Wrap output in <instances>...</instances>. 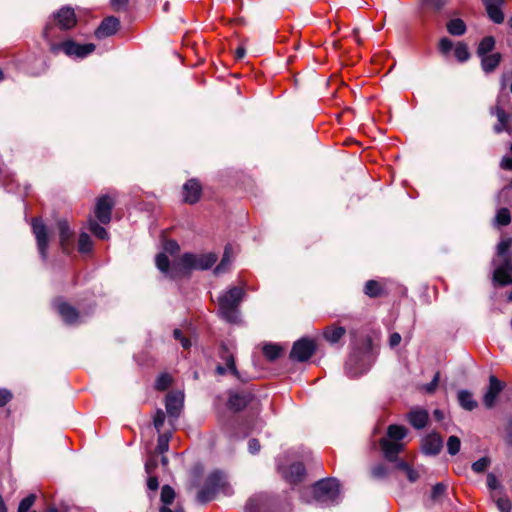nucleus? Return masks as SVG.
<instances>
[{
	"instance_id": "49",
	"label": "nucleus",
	"mask_w": 512,
	"mask_h": 512,
	"mask_svg": "<svg viewBox=\"0 0 512 512\" xmlns=\"http://www.w3.org/2000/svg\"><path fill=\"white\" fill-rule=\"evenodd\" d=\"M439 381H440V372H436L432 381L428 384H425L423 386V389L425 390V392L432 394L436 391Z\"/></svg>"
},
{
	"instance_id": "9",
	"label": "nucleus",
	"mask_w": 512,
	"mask_h": 512,
	"mask_svg": "<svg viewBox=\"0 0 512 512\" xmlns=\"http://www.w3.org/2000/svg\"><path fill=\"white\" fill-rule=\"evenodd\" d=\"M245 512H274V501L266 493L255 494L247 501Z\"/></svg>"
},
{
	"instance_id": "24",
	"label": "nucleus",
	"mask_w": 512,
	"mask_h": 512,
	"mask_svg": "<svg viewBox=\"0 0 512 512\" xmlns=\"http://www.w3.org/2000/svg\"><path fill=\"white\" fill-rule=\"evenodd\" d=\"M253 395L248 392H240L231 394L228 400V406L235 411L243 410L251 401Z\"/></svg>"
},
{
	"instance_id": "5",
	"label": "nucleus",
	"mask_w": 512,
	"mask_h": 512,
	"mask_svg": "<svg viewBox=\"0 0 512 512\" xmlns=\"http://www.w3.org/2000/svg\"><path fill=\"white\" fill-rule=\"evenodd\" d=\"M313 498L320 506L337 504L340 500V485L336 479H323L312 488Z\"/></svg>"
},
{
	"instance_id": "25",
	"label": "nucleus",
	"mask_w": 512,
	"mask_h": 512,
	"mask_svg": "<svg viewBox=\"0 0 512 512\" xmlns=\"http://www.w3.org/2000/svg\"><path fill=\"white\" fill-rule=\"evenodd\" d=\"M183 407V395L181 393L168 394L166 397V410L172 417H178Z\"/></svg>"
},
{
	"instance_id": "30",
	"label": "nucleus",
	"mask_w": 512,
	"mask_h": 512,
	"mask_svg": "<svg viewBox=\"0 0 512 512\" xmlns=\"http://www.w3.org/2000/svg\"><path fill=\"white\" fill-rule=\"evenodd\" d=\"M458 401L460 406L467 411H472L477 407V402L473 399L472 393L467 390L458 392Z\"/></svg>"
},
{
	"instance_id": "52",
	"label": "nucleus",
	"mask_w": 512,
	"mask_h": 512,
	"mask_svg": "<svg viewBox=\"0 0 512 512\" xmlns=\"http://www.w3.org/2000/svg\"><path fill=\"white\" fill-rule=\"evenodd\" d=\"M388 474L387 468L383 464H378L372 468V476L377 479L386 477Z\"/></svg>"
},
{
	"instance_id": "44",
	"label": "nucleus",
	"mask_w": 512,
	"mask_h": 512,
	"mask_svg": "<svg viewBox=\"0 0 512 512\" xmlns=\"http://www.w3.org/2000/svg\"><path fill=\"white\" fill-rule=\"evenodd\" d=\"M170 434L163 433L158 436L156 451L163 454L169 449Z\"/></svg>"
},
{
	"instance_id": "63",
	"label": "nucleus",
	"mask_w": 512,
	"mask_h": 512,
	"mask_svg": "<svg viewBox=\"0 0 512 512\" xmlns=\"http://www.w3.org/2000/svg\"><path fill=\"white\" fill-rule=\"evenodd\" d=\"M406 475L410 482H415L419 478L417 471L413 470L411 467L406 471Z\"/></svg>"
},
{
	"instance_id": "16",
	"label": "nucleus",
	"mask_w": 512,
	"mask_h": 512,
	"mask_svg": "<svg viewBox=\"0 0 512 512\" xmlns=\"http://www.w3.org/2000/svg\"><path fill=\"white\" fill-rule=\"evenodd\" d=\"M443 447V440L438 433L428 434L422 440V451L426 455H437Z\"/></svg>"
},
{
	"instance_id": "8",
	"label": "nucleus",
	"mask_w": 512,
	"mask_h": 512,
	"mask_svg": "<svg viewBox=\"0 0 512 512\" xmlns=\"http://www.w3.org/2000/svg\"><path fill=\"white\" fill-rule=\"evenodd\" d=\"M316 350L315 342L308 338H301L296 341L291 349L290 358L295 361H307Z\"/></svg>"
},
{
	"instance_id": "53",
	"label": "nucleus",
	"mask_w": 512,
	"mask_h": 512,
	"mask_svg": "<svg viewBox=\"0 0 512 512\" xmlns=\"http://www.w3.org/2000/svg\"><path fill=\"white\" fill-rule=\"evenodd\" d=\"M158 466V460L156 456H151L145 463V471L148 475H153L155 469Z\"/></svg>"
},
{
	"instance_id": "50",
	"label": "nucleus",
	"mask_w": 512,
	"mask_h": 512,
	"mask_svg": "<svg viewBox=\"0 0 512 512\" xmlns=\"http://www.w3.org/2000/svg\"><path fill=\"white\" fill-rule=\"evenodd\" d=\"M163 249H164L163 253H165V254L169 253L171 255H174L180 250V246L174 240H167L164 243Z\"/></svg>"
},
{
	"instance_id": "39",
	"label": "nucleus",
	"mask_w": 512,
	"mask_h": 512,
	"mask_svg": "<svg viewBox=\"0 0 512 512\" xmlns=\"http://www.w3.org/2000/svg\"><path fill=\"white\" fill-rule=\"evenodd\" d=\"M175 498V491L169 485H164L161 489V502L163 506H167L173 502Z\"/></svg>"
},
{
	"instance_id": "31",
	"label": "nucleus",
	"mask_w": 512,
	"mask_h": 512,
	"mask_svg": "<svg viewBox=\"0 0 512 512\" xmlns=\"http://www.w3.org/2000/svg\"><path fill=\"white\" fill-rule=\"evenodd\" d=\"M231 262H232V247L226 246L220 263L214 269V274L220 275L222 273H225L228 270Z\"/></svg>"
},
{
	"instance_id": "33",
	"label": "nucleus",
	"mask_w": 512,
	"mask_h": 512,
	"mask_svg": "<svg viewBox=\"0 0 512 512\" xmlns=\"http://www.w3.org/2000/svg\"><path fill=\"white\" fill-rule=\"evenodd\" d=\"M262 352L267 360L275 361L281 355L282 347L278 344L265 343L262 347Z\"/></svg>"
},
{
	"instance_id": "43",
	"label": "nucleus",
	"mask_w": 512,
	"mask_h": 512,
	"mask_svg": "<svg viewBox=\"0 0 512 512\" xmlns=\"http://www.w3.org/2000/svg\"><path fill=\"white\" fill-rule=\"evenodd\" d=\"M447 451L450 455L454 456L460 451L461 441L457 436H450L447 440Z\"/></svg>"
},
{
	"instance_id": "36",
	"label": "nucleus",
	"mask_w": 512,
	"mask_h": 512,
	"mask_svg": "<svg viewBox=\"0 0 512 512\" xmlns=\"http://www.w3.org/2000/svg\"><path fill=\"white\" fill-rule=\"evenodd\" d=\"M215 496H216V493L214 492L213 488L204 484V486L201 488V490L197 494V501L200 504H206V503L212 501L215 498Z\"/></svg>"
},
{
	"instance_id": "1",
	"label": "nucleus",
	"mask_w": 512,
	"mask_h": 512,
	"mask_svg": "<svg viewBox=\"0 0 512 512\" xmlns=\"http://www.w3.org/2000/svg\"><path fill=\"white\" fill-rule=\"evenodd\" d=\"M43 37L48 42L50 51L53 54H58L60 51H63L69 57L82 59L94 52L96 48L92 43L78 44L71 39L60 43L55 42V39L59 38V35L54 34V27L51 23L45 26Z\"/></svg>"
},
{
	"instance_id": "55",
	"label": "nucleus",
	"mask_w": 512,
	"mask_h": 512,
	"mask_svg": "<svg viewBox=\"0 0 512 512\" xmlns=\"http://www.w3.org/2000/svg\"><path fill=\"white\" fill-rule=\"evenodd\" d=\"M173 336L176 340L180 341L184 349H188L191 346L190 340L183 336V333L180 329H175Z\"/></svg>"
},
{
	"instance_id": "18",
	"label": "nucleus",
	"mask_w": 512,
	"mask_h": 512,
	"mask_svg": "<svg viewBox=\"0 0 512 512\" xmlns=\"http://www.w3.org/2000/svg\"><path fill=\"white\" fill-rule=\"evenodd\" d=\"M120 26V21L118 18L110 16L105 18L99 27L95 31V36L98 39H102L108 36L115 34Z\"/></svg>"
},
{
	"instance_id": "17",
	"label": "nucleus",
	"mask_w": 512,
	"mask_h": 512,
	"mask_svg": "<svg viewBox=\"0 0 512 512\" xmlns=\"http://www.w3.org/2000/svg\"><path fill=\"white\" fill-rule=\"evenodd\" d=\"M207 486L213 488L214 492H223L226 495L230 494V487L227 485L226 478L223 473L214 471L210 473L205 481Z\"/></svg>"
},
{
	"instance_id": "34",
	"label": "nucleus",
	"mask_w": 512,
	"mask_h": 512,
	"mask_svg": "<svg viewBox=\"0 0 512 512\" xmlns=\"http://www.w3.org/2000/svg\"><path fill=\"white\" fill-rule=\"evenodd\" d=\"M495 47V38L493 36H486L484 37L478 47H477V55L478 56H485L486 54H489Z\"/></svg>"
},
{
	"instance_id": "13",
	"label": "nucleus",
	"mask_w": 512,
	"mask_h": 512,
	"mask_svg": "<svg viewBox=\"0 0 512 512\" xmlns=\"http://www.w3.org/2000/svg\"><path fill=\"white\" fill-rule=\"evenodd\" d=\"M114 206L113 200L107 196L98 198L95 206V216L102 224H107L111 220V213Z\"/></svg>"
},
{
	"instance_id": "6",
	"label": "nucleus",
	"mask_w": 512,
	"mask_h": 512,
	"mask_svg": "<svg viewBox=\"0 0 512 512\" xmlns=\"http://www.w3.org/2000/svg\"><path fill=\"white\" fill-rule=\"evenodd\" d=\"M217 261V256L214 253L206 254H193L185 253L179 258V265L183 272L189 270H206L211 268Z\"/></svg>"
},
{
	"instance_id": "12",
	"label": "nucleus",
	"mask_w": 512,
	"mask_h": 512,
	"mask_svg": "<svg viewBox=\"0 0 512 512\" xmlns=\"http://www.w3.org/2000/svg\"><path fill=\"white\" fill-rule=\"evenodd\" d=\"M491 115H495L497 117L498 123L494 126V131L496 133H501L503 131H507L509 126V121L511 118V114L505 112L503 108V97L498 96L496 105L491 107L490 109Z\"/></svg>"
},
{
	"instance_id": "64",
	"label": "nucleus",
	"mask_w": 512,
	"mask_h": 512,
	"mask_svg": "<svg viewBox=\"0 0 512 512\" xmlns=\"http://www.w3.org/2000/svg\"><path fill=\"white\" fill-rule=\"evenodd\" d=\"M501 167L506 170H512V158L504 157L501 161Z\"/></svg>"
},
{
	"instance_id": "45",
	"label": "nucleus",
	"mask_w": 512,
	"mask_h": 512,
	"mask_svg": "<svg viewBox=\"0 0 512 512\" xmlns=\"http://www.w3.org/2000/svg\"><path fill=\"white\" fill-rule=\"evenodd\" d=\"M495 221L498 225L506 226L511 221L510 212L507 208H501L497 211Z\"/></svg>"
},
{
	"instance_id": "20",
	"label": "nucleus",
	"mask_w": 512,
	"mask_h": 512,
	"mask_svg": "<svg viewBox=\"0 0 512 512\" xmlns=\"http://www.w3.org/2000/svg\"><path fill=\"white\" fill-rule=\"evenodd\" d=\"M278 469L281 471L283 477L291 484L300 482L305 475V467L299 462L290 465L285 470L281 466H278Z\"/></svg>"
},
{
	"instance_id": "15",
	"label": "nucleus",
	"mask_w": 512,
	"mask_h": 512,
	"mask_svg": "<svg viewBox=\"0 0 512 512\" xmlns=\"http://www.w3.org/2000/svg\"><path fill=\"white\" fill-rule=\"evenodd\" d=\"M157 268L166 276L171 278H175L178 276L179 271H183L181 265H179V261L170 266V261L168 256L165 253H159L155 259Z\"/></svg>"
},
{
	"instance_id": "62",
	"label": "nucleus",
	"mask_w": 512,
	"mask_h": 512,
	"mask_svg": "<svg viewBox=\"0 0 512 512\" xmlns=\"http://www.w3.org/2000/svg\"><path fill=\"white\" fill-rule=\"evenodd\" d=\"M401 342V336L399 333H393L391 334L390 338H389V344L390 346L393 348V347H396L397 345H399Z\"/></svg>"
},
{
	"instance_id": "10",
	"label": "nucleus",
	"mask_w": 512,
	"mask_h": 512,
	"mask_svg": "<svg viewBox=\"0 0 512 512\" xmlns=\"http://www.w3.org/2000/svg\"><path fill=\"white\" fill-rule=\"evenodd\" d=\"M32 230L36 237L39 253L43 260L47 258L48 233L46 225L39 218L32 220Z\"/></svg>"
},
{
	"instance_id": "11",
	"label": "nucleus",
	"mask_w": 512,
	"mask_h": 512,
	"mask_svg": "<svg viewBox=\"0 0 512 512\" xmlns=\"http://www.w3.org/2000/svg\"><path fill=\"white\" fill-rule=\"evenodd\" d=\"M219 356L225 367L219 364L216 367V372L220 375L230 372L233 376L240 379L239 371L235 365L234 353L226 345H222Z\"/></svg>"
},
{
	"instance_id": "27",
	"label": "nucleus",
	"mask_w": 512,
	"mask_h": 512,
	"mask_svg": "<svg viewBox=\"0 0 512 512\" xmlns=\"http://www.w3.org/2000/svg\"><path fill=\"white\" fill-rule=\"evenodd\" d=\"M481 58V67L485 73L493 72L501 61L500 53L486 54L485 56H479Z\"/></svg>"
},
{
	"instance_id": "28",
	"label": "nucleus",
	"mask_w": 512,
	"mask_h": 512,
	"mask_svg": "<svg viewBox=\"0 0 512 512\" xmlns=\"http://www.w3.org/2000/svg\"><path fill=\"white\" fill-rule=\"evenodd\" d=\"M346 333L344 327L341 326H330L324 330V338L331 344L337 343Z\"/></svg>"
},
{
	"instance_id": "40",
	"label": "nucleus",
	"mask_w": 512,
	"mask_h": 512,
	"mask_svg": "<svg viewBox=\"0 0 512 512\" xmlns=\"http://www.w3.org/2000/svg\"><path fill=\"white\" fill-rule=\"evenodd\" d=\"M455 57L459 62H465L469 59L470 53L468 51V47L464 43H458L455 47L454 51Z\"/></svg>"
},
{
	"instance_id": "42",
	"label": "nucleus",
	"mask_w": 512,
	"mask_h": 512,
	"mask_svg": "<svg viewBox=\"0 0 512 512\" xmlns=\"http://www.w3.org/2000/svg\"><path fill=\"white\" fill-rule=\"evenodd\" d=\"M491 465V459L487 456L480 458L472 464V470L475 473H483Z\"/></svg>"
},
{
	"instance_id": "35",
	"label": "nucleus",
	"mask_w": 512,
	"mask_h": 512,
	"mask_svg": "<svg viewBox=\"0 0 512 512\" xmlns=\"http://www.w3.org/2000/svg\"><path fill=\"white\" fill-rule=\"evenodd\" d=\"M382 292L383 289L381 285L375 280L367 281L364 286V293L371 298L380 296Z\"/></svg>"
},
{
	"instance_id": "58",
	"label": "nucleus",
	"mask_w": 512,
	"mask_h": 512,
	"mask_svg": "<svg viewBox=\"0 0 512 512\" xmlns=\"http://www.w3.org/2000/svg\"><path fill=\"white\" fill-rule=\"evenodd\" d=\"M12 399V394L7 389H0V407L5 406Z\"/></svg>"
},
{
	"instance_id": "41",
	"label": "nucleus",
	"mask_w": 512,
	"mask_h": 512,
	"mask_svg": "<svg viewBox=\"0 0 512 512\" xmlns=\"http://www.w3.org/2000/svg\"><path fill=\"white\" fill-rule=\"evenodd\" d=\"M492 499L495 501L496 506L500 512H510L511 511L512 504H511V501L507 497L500 496V497L496 498V496L493 494Z\"/></svg>"
},
{
	"instance_id": "26",
	"label": "nucleus",
	"mask_w": 512,
	"mask_h": 512,
	"mask_svg": "<svg viewBox=\"0 0 512 512\" xmlns=\"http://www.w3.org/2000/svg\"><path fill=\"white\" fill-rule=\"evenodd\" d=\"M57 226L60 234L61 247L64 252H68L71 247L73 232L66 220H59Z\"/></svg>"
},
{
	"instance_id": "3",
	"label": "nucleus",
	"mask_w": 512,
	"mask_h": 512,
	"mask_svg": "<svg viewBox=\"0 0 512 512\" xmlns=\"http://www.w3.org/2000/svg\"><path fill=\"white\" fill-rule=\"evenodd\" d=\"M512 246V238L503 239L497 246V257L502 263L498 264L493 272V282L501 286L512 284V261L507 253Z\"/></svg>"
},
{
	"instance_id": "14",
	"label": "nucleus",
	"mask_w": 512,
	"mask_h": 512,
	"mask_svg": "<svg viewBox=\"0 0 512 512\" xmlns=\"http://www.w3.org/2000/svg\"><path fill=\"white\" fill-rule=\"evenodd\" d=\"M504 388V383L501 382L496 376L489 377V387L484 394L483 403L486 408L491 409L494 407L497 397Z\"/></svg>"
},
{
	"instance_id": "38",
	"label": "nucleus",
	"mask_w": 512,
	"mask_h": 512,
	"mask_svg": "<svg viewBox=\"0 0 512 512\" xmlns=\"http://www.w3.org/2000/svg\"><path fill=\"white\" fill-rule=\"evenodd\" d=\"M89 230L99 239L104 240L108 238L106 229L93 219L89 220Z\"/></svg>"
},
{
	"instance_id": "2",
	"label": "nucleus",
	"mask_w": 512,
	"mask_h": 512,
	"mask_svg": "<svg viewBox=\"0 0 512 512\" xmlns=\"http://www.w3.org/2000/svg\"><path fill=\"white\" fill-rule=\"evenodd\" d=\"M245 295L240 287H231L218 298V307L221 317L230 323H235L239 318V305Z\"/></svg>"
},
{
	"instance_id": "57",
	"label": "nucleus",
	"mask_w": 512,
	"mask_h": 512,
	"mask_svg": "<svg viewBox=\"0 0 512 512\" xmlns=\"http://www.w3.org/2000/svg\"><path fill=\"white\" fill-rule=\"evenodd\" d=\"M425 3L435 11H440L447 3V0H425Z\"/></svg>"
},
{
	"instance_id": "23",
	"label": "nucleus",
	"mask_w": 512,
	"mask_h": 512,
	"mask_svg": "<svg viewBox=\"0 0 512 512\" xmlns=\"http://www.w3.org/2000/svg\"><path fill=\"white\" fill-rule=\"evenodd\" d=\"M407 418L415 429H422L428 423L429 414L425 409L416 407L410 410Z\"/></svg>"
},
{
	"instance_id": "22",
	"label": "nucleus",
	"mask_w": 512,
	"mask_h": 512,
	"mask_svg": "<svg viewBox=\"0 0 512 512\" xmlns=\"http://www.w3.org/2000/svg\"><path fill=\"white\" fill-rule=\"evenodd\" d=\"M55 308L67 324H76L78 322L79 314L74 307L63 301H56Z\"/></svg>"
},
{
	"instance_id": "7",
	"label": "nucleus",
	"mask_w": 512,
	"mask_h": 512,
	"mask_svg": "<svg viewBox=\"0 0 512 512\" xmlns=\"http://www.w3.org/2000/svg\"><path fill=\"white\" fill-rule=\"evenodd\" d=\"M54 27V34H57V29L67 31L72 29L77 24V18L74 9L68 6L60 8L57 12L53 13L51 19L47 22Z\"/></svg>"
},
{
	"instance_id": "60",
	"label": "nucleus",
	"mask_w": 512,
	"mask_h": 512,
	"mask_svg": "<svg viewBox=\"0 0 512 512\" xmlns=\"http://www.w3.org/2000/svg\"><path fill=\"white\" fill-rule=\"evenodd\" d=\"M248 450L251 454H257L260 451V443L257 439L252 438L248 442Z\"/></svg>"
},
{
	"instance_id": "54",
	"label": "nucleus",
	"mask_w": 512,
	"mask_h": 512,
	"mask_svg": "<svg viewBox=\"0 0 512 512\" xmlns=\"http://www.w3.org/2000/svg\"><path fill=\"white\" fill-rule=\"evenodd\" d=\"M165 422V413L162 410H157L154 415L153 423L156 430L159 432Z\"/></svg>"
},
{
	"instance_id": "37",
	"label": "nucleus",
	"mask_w": 512,
	"mask_h": 512,
	"mask_svg": "<svg viewBox=\"0 0 512 512\" xmlns=\"http://www.w3.org/2000/svg\"><path fill=\"white\" fill-rule=\"evenodd\" d=\"M93 243L87 233H81L78 240V249L81 253H88L92 250Z\"/></svg>"
},
{
	"instance_id": "61",
	"label": "nucleus",
	"mask_w": 512,
	"mask_h": 512,
	"mask_svg": "<svg viewBox=\"0 0 512 512\" xmlns=\"http://www.w3.org/2000/svg\"><path fill=\"white\" fill-rule=\"evenodd\" d=\"M128 1L129 0H111V5L114 10L119 11L127 6Z\"/></svg>"
},
{
	"instance_id": "59",
	"label": "nucleus",
	"mask_w": 512,
	"mask_h": 512,
	"mask_svg": "<svg viewBox=\"0 0 512 512\" xmlns=\"http://www.w3.org/2000/svg\"><path fill=\"white\" fill-rule=\"evenodd\" d=\"M147 487L151 491H156L158 489L159 482H158L157 476H155L154 474L153 475H148Z\"/></svg>"
},
{
	"instance_id": "47",
	"label": "nucleus",
	"mask_w": 512,
	"mask_h": 512,
	"mask_svg": "<svg viewBox=\"0 0 512 512\" xmlns=\"http://www.w3.org/2000/svg\"><path fill=\"white\" fill-rule=\"evenodd\" d=\"M447 486L443 483H437L432 487L431 499L433 501H440L445 494Z\"/></svg>"
},
{
	"instance_id": "21",
	"label": "nucleus",
	"mask_w": 512,
	"mask_h": 512,
	"mask_svg": "<svg viewBox=\"0 0 512 512\" xmlns=\"http://www.w3.org/2000/svg\"><path fill=\"white\" fill-rule=\"evenodd\" d=\"M486 8L489 18L496 24H501L504 21V14L502 12V5L504 0H482Z\"/></svg>"
},
{
	"instance_id": "56",
	"label": "nucleus",
	"mask_w": 512,
	"mask_h": 512,
	"mask_svg": "<svg viewBox=\"0 0 512 512\" xmlns=\"http://www.w3.org/2000/svg\"><path fill=\"white\" fill-rule=\"evenodd\" d=\"M487 486L491 491L501 488L499 480L493 473L487 474Z\"/></svg>"
},
{
	"instance_id": "48",
	"label": "nucleus",
	"mask_w": 512,
	"mask_h": 512,
	"mask_svg": "<svg viewBox=\"0 0 512 512\" xmlns=\"http://www.w3.org/2000/svg\"><path fill=\"white\" fill-rule=\"evenodd\" d=\"M36 499L35 494H30L21 500L17 512H29Z\"/></svg>"
},
{
	"instance_id": "51",
	"label": "nucleus",
	"mask_w": 512,
	"mask_h": 512,
	"mask_svg": "<svg viewBox=\"0 0 512 512\" xmlns=\"http://www.w3.org/2000/svg\"><path fill=\"white\" fill-rule=\"evenodd\" d=\"M452 48H453V43L449 38L443 37L440 39L439 50L441 53L448 54L452 50Z\"/></svg>"
},
{
	"instance_id": "29",
	"label": "nucleus",
	"mask_w": 512,
	"mask_h": 512,
	"mask_svg": "<svg viewBox=\"0 0 512 512\" xmlns=\"http://www.w3.org/2000/svg\"><path fill=\"white\" fill-rule=\"evenodd\" d=\"M358 357L356 355H351L348 360L346 361V364H345V370H346V373L348 374V376L350 377H357L361 374H363L364 372L367 371V368L366 367H356V365L358 364Z\"/></svg>"
},
{
	"instance_id": "46",
	"label": "nucleus",
	"mask_w": 512,
	"mask_h": 512,
	"mask_svg": "<svg viewBox=\"0 0 512 512\" xmlns=\"http://www.w3.org/2000/svg\"><path fill=\"white\" fill-rule=\"evenodd\" d=\"M172 383V378L169 374H161L155 383V388L159 391L166 390Z\"/></svg>"
},
{
	"instance_id": "32",
	"label": "nucleus",
	"mask_w": 512,
	"mask_h": 512,
	"mask_svg": "<svg viewBox=\"0 0 512 512\" xmlns=\"http://www.w3.org/2000/svg\"><path fill=\"white\" fill-rule=\"evenodd\" d=\"M447 31L453 36H461L466 32V24L460 18L451 19L446 25Z\"/></svg>"
},
{
	"instance_id": "4",
	"label": "nucleus",
	"mask_w": 512,
	"mask_h": 512,
	"mask_svg": "<svg viewBox=\"0 0 512 512\" xmlns=\"http://www.w3.org/2000/svg\"><path fill=\"white\" fill-rule=\"evenodd\" d=\"M407 435V429L400 425H390L387 429L388 438L380 440V447L388 461H396L397 455L403 451L404 444L400 441Z\"/></svg>"
},
{
	"instance_id": "19",
	"label": "nucleus",
	"mask_w": 512,
	"mask_h": 512,
	"mask_svg": "<svg viewBox=\"0 0 512 512\" xmlns=\"http://www.w3.org/2000/svg\"><path fill=\"white\" fill-rule=\"evenodd\" d=\"M201 185L196 179H190L183 185V199L188 204L196 203L201 195Z\"/></svg>"
}]
</instances>
